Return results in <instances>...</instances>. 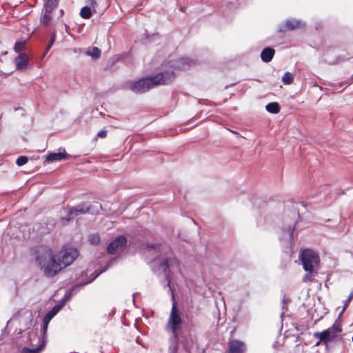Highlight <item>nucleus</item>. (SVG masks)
Segmentation results:
<instances>
[{"mask_svg":"<svg viewBox=\"0 0 353 353\" xmlns=\"http://www.w3.org/2000/svg\"><path fill=\"white\" fill-rule=\"evenodd\" d=\"M327 329L332 333H334V334H336V333H339L342 331L341 325L338 323V319H336L334 324Z\"/></svg>","mask_w":353,"mask_h":353,"instance_id":"nucleus-29","label":"nucleus"},{"mask_svg":"<svg viewBox=\"0 0 353 353\" xmlns=\"http://www.w3.org/2000/svg\"><path fill=\"white\" fill-rule=\"evenodd\" d=\"M315 273H310V272H307V274L303 276V281L304 282H307V281H312V276Z\"/></svg>","mask_w":353,"mask_h":353,"instance_id":"nucleus-37","label":"nucleus"},{"mask_svg":"<svg viewBox=\"0 0 353 353\" xmlns=\"http://www.w3.org/2000/svg\"><path fill=\"white\" fill-rule=\"evenodd\" d=\"M274 54L275 50L272 47H265L262 50L260 57L263 62L269 63L272 60Z\"/></svg>","mask_w":353,"mask_h":353,"instance_id":"nucleus-16","label":"nucleus"},{"mask_svg":"<svg viewBox=\"0 0 353 353\" xmlns=\"http://www.w3.org/2000/svg\"><path fill=\"white\" fill-rule=\"evenodd\" d=\"M314 337L320 339V341H322L323 344L327 345L330 342L333 341L336 339V334H334V333L326 329L321 332H315Z\"/></svg>","mask_w":353,"mask_h":353,"instance_id":"nucleus-11","label":"nucleus"},{"mask_svg":"<svg viewBox=\"0 0 353 353\" xmlns=\"http://www.w3.org/2000/svg\"><path fill=\"white\" fill-rule=\"evenodd\" d=\"M148 247L152 249L156 248L157 245L154 243H148Z\"/></svg>","mask_w":353,"mask_h":353,"instance_id":"nucleus-44","label":"nucleus"},{"mask_svg":"<svg viewBox=\"0 0 353 353\" xmlns=\"http://www.w3.org/2000/svg\"><path fill=\"white\" fill-rule=\"evenodd\" d=\"M178 348V344L176 343H172L168 348V353H177Z\"/></svg>","mask_w":353,"mask_h":353,"instance_id":"nucleus-34","label":"nucleus"},{"mask_svg":"<svg viewBox=\"0 0 353 353\" xmlns=\"http://www.w3.org/2000/svg\"><path fill=\"white\" fill-rule=\"evenodd\" d=\"M332 50V48H329L325 53L324 61L329 65L339 64L343 61L348 60L350 58L345 55H339L334 59L330 57V52Z\"/></svg>","mask_w":353,"mask_h":353,"instance_id":"nucleus-13","label":"nucleus"},{"mask_svg":"<svg viewBox=\"0 0 353 353\" xmlns=\"http://www.w3.org/2000/svg\"><path fill=\"white\" fill-rule=\"evenodd\" d=\"M193 61L187 57H181L176 61V64L172 66L181 70H187L192 64Z\"/></svg>","mask_w":353,"mask_h":353,"instance_id":"nucleus-17","label":"nucleus"},{"mask_svg":"<svg viewBox=\"0 0 353 353\" xmlns=\"http://www.w3.org/2000/svg\"><path fill=\"white\" fill-rule=\"evenodd\" d=\"M124 325H129V323H127L126 322H125V323H124Z\"/></svg>","mask_w":353,"mask_h":353,"instance_id":"nucleus-54","label":"nucleus"},{"mask_svg":"<svg viewBox=\"0 0 353 353\" xmlns=\"http://www.w3.org/2000/svg\"><path fill=\"white\" fill-rule=\"evenodd\" d=\"M163 249V252L155 260L152 270L159 277H163L160 281L161 284L164 288L169 287L172 299H174V292L170 286V277L172 274L171 269L177 268L179 267V261L171 251L170 248H164Z\"/></svg>","mask_w":353,"mask_h":353,"instance_id":"nucleus-1","label":"nucleus"},{"mask_svg":"<svg viewBox=\"0 0 353 353\" xmlns=\"http://www.w3.org/2000/svg\"><path fill=\"white\" fill-rule=\"evenodd\" d=\"M28 161V159L26 156H20L17 158L16 163L18 166H22L25 165Z\"/></svg>","mask_w":353,"mask_h":353,"instance_id":"nucleus-33","label":"nucleus"},{"mask_svg":"<svg viewBox=\"0 0 353 353\" xmlns=\"http://www.w3.org/2000/svg\"><path fill=\"white\" fill-rule=\"evenodd\" d=\"M229 349L227 353H244L245 344L239 340L230 341L228 343Z\"/></svg>","mask_w":353,"mask_h":353,"instance_id":"nucleus-14","label":"nucleus"},{"mask_svg":"<svg viewBox=\"0 0 353 353\" xmlns=\"http://www.w3.org/2000/svg\"><path fill=\"white\" fill-rule=\"evenodd\" d=\"M155 86L159 85H167L170 83L175 78L173 71L165 70L155 75L151 76Z\"/></svg>","mask_w":353,"mask_h":353,"instance_id":"nucleus-7","label":"nucleus"},{"mask_svg":"<svg viewBox=\"0 0 353 353\" xmlns=\"http://www.w3.org/2000/svg\"><path fill=\"white\" fill-rule=\"evenodd\" d=\"M57 4L58 0H46L44 3V10L48 12H52L57 7Z\"/></svg>","mask_w":353,"mask_h":353,"instance_id":"nucleus-22","label":"nucleus"},{"mask_svg":"<svg viewBox=\"0 0 353 353\" xmlns=\"http://www.w3.org/2000/svg\"><path fill=\"white\" fill-rule=\"evenodd\" d=\"M265 110L272 114H277L280 111V105L277 102H270L265 105Z\"/></svg>","mask_w":353,"mask_h":353,"instance_id":"nucleus-20","label":"nucleus"},{"mask_svg":"<svg viewBox=\"0 0 353 353\" xmlns=\"http://www.w3.org/2000/svg\"><path fill=\"white\" fill-rule=\"evenodd\" d=\"M80 16L85 19H88L92 17V11L89 6H84L81 9Z\"/></svg>","mask_w":353,"mask_h":353,"instance_id":"nucleus-27","label":"nucleus"},{"mask_svg":"<svg viewBox=\"0 0 353 353\" xmlns=\"http://www.w3.org/2000/svg\"><path fill=\"white\" fill-rule=\"evenodd\" d=\"M144 34L146 36V37H148V32L147 30H145Z\"/></svg>","mask_w":353,"mask_h":353,"instance_id":"nucleus-49","label":"nucleus"},{"mask_svg":"<svg viewBox=\"0 0 353 353\" xmlns=\"http://www.w3.org/2000/svg\"><path fill=\"white\" fill-rule=\"evenodd\" d=\"M107 134H108V132L106 130H102L97 133V137L103 139L107 136Z\"/></svg>","mask_w":353,"mask_h":353,"instance_id":"nucleus-38","label":"nucleus"},{"mask_svg":"<svg viewBox=\"0 0 353 353\" xmlns=\"http://www.w3.org/2000/svg\"><path fill=\"white\" fill-rule=\"evenodd\" d=\"M80 286L75 285L73 286L72 288L69 289L66 291L64 297L63 301H69L79 290Z\"/></svg>","mask_w":353,"mask_h":353,"instance_id":"nucleus-21","label":"nucleus"},{"mask_svg":"<svg viewBox=\"0 0 353 353\" xmlns=\"http://www.w3.org/2000/svg\"><path fill=\"white\" fill-rule=\"evenodd\" d=\"M85 53L93 59H97L101 55V50L97 47H92L88 49Z\"/></svg>","mask_w":353,"mask_h":353,"instance_id":"nucleus-24","label":"nucleus"},{"mask_svg":"<svg viewBox=\"0 0 353 353\" xmlns=\"http://www.w3.org/2000/svg\"><path fill=\"white\" fill-rule=\"evenodd\" d=\"M155 87L151 77L141 78L130 83V90L137 94H143Z\"/></svg>","mask_w":353,"mask_h":353,"instance_id":"nucleus-5","label":"nucleus"},{"mask_svg":"<svg viewBox=\"0 0 353 353\" xmlns=\"http://www.w3.org/2000/svg\"><path fill=\"white\" fill-rule=\"evenodd\" d=\"M63 305V303L55 305L49 312H47L43 319L49 321L50 322L51 319L60 311Z\"/></svg>","mask_w":353,"mask_h":353,"instance_id":"nucleus-19","label":"nucleus"},{"mask_svg":"<svg viewBox=\"0 0 353 353\" xmlns=\"http://www.w3.org/2000/svg\"><path fill=\"white\" fill-rule=\"evenodd\" d=\"M283 315H284V312H283L281 314V319H283Z\"/></svg>","mask_w":353,"mask_h":353,"instance_id":"nucleus-52","label":"nucleus"},{"mask_svg":"<svg viewBox=\"0 0 353 353\" xmlns=\"http://www.w3.org/2000/svg\"><path fill=\"white\" fill-rule=\"evenodd\" d=\"M45 345V342L42 341L41 343L36 348H29L23 347L21 350V353H40L41 350Z\"/></svg>","mask_w":353,"mask_h":353,"instance_id":"nucleus-23","label":"nucleus"},{"mask_svg":"<svg viewBox=\"0 0 353 353\" xmlns=\"http://www.w3.org/2000/svg\"><path fill=\"white\" fill-rule=\"evenodd\" d=\"M28 57L26 53H21L14 59V63L17 70L26 69L28 63Z\"/></svg>","mask_w":353,"mask_h":353,"instance_id":"nucleus-15","label":"nucleus"},{"mask_svg":"<svg viewBox=\"0 0 353 353\" xmlns=\"http://www.w3.org/2000/svg\"><path fill=\"white\" fill-rule=\"evenodd\" d=\"M88 241L92 245H97L100 243V236L97 233L90 234L88 236Z\"/></svg>","mask_w":353,"mask_h":353,"instance_id":"nucleus-25","label":"nucleus"},{"mask_svg":"<svg viewBox=\"0 0 353 353\" xmlns=\"http://www.w3.org/2000/svg\"><path fill=\"white\" fill-rule=\"evenodd\" d=\"M294 218H296V216L299 217V210L297 211L296 213H295V212L294 213Z\"/></svg>","mask_w":353,"mask_h":353,"instance_id":"nucleus-47","label":"nucleus"},{"mask_svg":"<svg viewBox=\"0 0 353 353\" xmlns=\"http://www.w3.org/2000/svg\"><path fill=\"white\" fill-rule=\"evenodd\" d=\"M90 211V206L87 203H81L75 207L69 209L67 211V216L61 217V221L63 224L68 223L70 221L74 219L76 216L83 214Z\"/></svg>","mask_w":353,"mask_h":353,"instance_id":"nucleus-6","label":"nucleus"},{"mask_svg":"<svg viewBox=\"0 0 353 353\" xmlns=\"http://www.w3.org/2000/svg\"><path fill=\"white\" fill-rule=\"evenodd\" d=\"M299 204H300L301 205H302L303 207H304V208H305V205H304V203H303V202L299 203Z\"/></svg>","mask_w":353,"mask_h":353,"instance_id":"nucleus-51","label":"nucleus"},{"mask_svg":"<svg viewBox=\"0 0 353 353\" xmlns=\"http://www.w3.org/2000/svg\"><path fill=\"white\" fill-rule=\"evenodd\" d=\"M26 46V41H17L14 43V52L19 53L22 50H23Z\"/></svg>","mask_w":353,"mask_h":353,"instance_id":"nucleus-28","label":"nucleus"},{"mask_svg":"<svg viewBox=\"0 0 353 353\" xmlns=\"http://www.w3.org/2000/svg\"><path fill=\"white\" fill-rule=\"evenodd\" d=\"M106 250L108 254H110V243H107Z\"/></svg>","mask_w":353,"mask_h":353,"instance_id":"nucleus-43","label":"nucleus"},{"mask_svg":"<svg viewBox=\"0 0 353 353\" xmlns=\"http://www.w3.org/2000/svg\"><path fill=\"white\" fill-rule=\"evenodd\" d=\"M281 80L284 85H290L293 83L294 75L290 72H286L282 77Z\"/></svg>","mask_w":353,"mask_h":353,"instance_id":"nucleus-26","label":"nucleus"},{"mask_svg":"<svg viewBox=\"0 0 353 353\" xmlns=\"http://www.w3.org/2000/svg\"><path fill=\"white\" fill-rule=\"evenodd\" d=\"M182 320L179 312L176 310L174 303L172 305V310L170 312L168 325L173 333H175L179 328Z\"/></svg>","mask_w":353,"mask_h":353,"instance_id":"nucleus-8","label":"nucleus"},{"mask_svg":"<svg viewBox=\"0 0 353 353\" xmlns=\"http://www.w3.org/2000/svg\"><path fill=\"white\" fill-rule=\"evenodd\" d=\"M178 348V344L176 343H172L168 348V353H177Z\"/></svg>","mask_w":353,"mask_h":353,"instance_id":"nucleus-35","label":"nucleus"},{"mask_svg":"<svg viewBox=\"0 0 353 353\" xmlns=\"http://www.w3.org/2000/svg\"><path fill=\"white\" fill-rule=\"evenodd\" d=\"M127 239L124 235H119L112 239V265L115 263L114 255L118 250H123L127 245Z\"/></svg>","mask_w":353,"mask_h":353,"instance_id":"nucleus-9","label":"nucleus"},{"mask_svg":"<svg viewBox=\"0 0 353 353\" xmlns=\"http://www.w3.org/2000/svg\"><path fill=\"white\" fill-rule=\"evenodd\" d=\"M345 311H343V308L342 309V311L340 312V314H339V316H338V319H339L341 315L343 314V313Z\"/></svg>","mask_w":353,"mask_h":353,"instance_id":"nucleus-48","label":"nucleus"},{"mask_svg":"<svg viewBox=\"0 0 353 353\" xmlns=\"http://www.w3.org/2000/svg\"><path fill=\"white\" fill-rule=\"evenodd\" d=\"M128 54L123 53V54H119L114 55V57H112V67L116 62H119L121 60H122L124 57H127Z\"/></svg>","mask_w":353,"mask_h":353,"instance_id":"nucleus-32","label":"nucleus"},{"mask_svg":"<svg viewBox=\"0 0 353 353\" xmlns=\"http://www.w3.org/2000/svg\"><path fill=\"white\" fill-rule=\"evenodd\" d=\"M87 1H88V3L89 4V6H92V7H94L95 5L97 4L95 0H87Z\"/></svg>","mask_w":353,"mask_h":353,"instance_id":"nucleus-42","label":"nucleus"},{"mask_svg":"<svg viewBox=\"0 0 353 353\" xmlns=\"http://www.w3.org/2000/svg\"><path fill=\"white\" fill-rule=\"evenodd\" d=\"M305 23L301 20L290 19L285 21V23L279 24L278 27L279 32H284L286 30H293L296 28H303Z\"/></svg>","mask_w":353,"mask_h":353,"instance_id":"nucleus-10","label":"nucleus"},{"mask_svg":"<svg viewBox=\"0 0 353 353\" xmlns=\"http://www.w3.org/2000/svg\"><path fill=\"white\" fill-rule=\"evenodd\" d=\"M62 270L71 265L79 255L78 250L75 248H69L61 250L55 254Z\"/></svg>","mask_w":353,"mask_h":353,"instance_id":"nucleus-4","label":"nucleus"},{"mask_svg":"<svg viewBox=\"0 0 353 353\" xmlns=\"http://www.w3.org/2000/svg\"><path fill=\"white\" fill-rule=\"evenodd\" d=\"M114 311L113 310H112V312H111L112 316L114 314Z\"/></svg>","mask_w":353,"mask_h":353,"instance_id":"nucleus-53","label":"nucleus"},{"mask_svg":"<svg viewBox=\"0 0 353 353\" xmlns=\"http://www.w3.org/2000/svg\"><path fill=\"white\" fill-rule=\"evenodd\" d=\"M55 38H56V34H55V32H53V33L52 34L50 40V45H53V43L55 41Z\"/></svg>","mask_w":353,"mask_h":353,"instance_id":"nucleus-41","label":"nucleus"},{"mask_svg":"<svg viewBox=\"0 0 353 353\" xmlns=\"http://www.w3.org/2000/svg\"><path fill=\"white\" fill-rule=\"evenodd\" d=\"M322 341H320V340L316 342V343L315 344V345H319L320 344V343H321Z\"/></svg>","mask_w":353,"mask_h":353,"instance_id":"nucleus-50","label":"nucleus"},{"mask_svg":"<svg viewBox=\"0 0 353 353\" xmlns=\"http://www.w3.org/2000/svg\"><path fill=\"white\" fill-rule=\"evenodd\" d=\"M36 261L46 277H53L62 270V268L51 248H46L39 251Z\"/></svg>","mask_w":353,"mask_h":353,"instance_id":"nucleus-2","label":"nucleus"},{"mask_svg":"<svg viewBox=\"0 0 353 353\" xmlns=\"http://www.w3.org/2000/svg\"><path fill=\"white\" fill-rule=\"evenodd\" d=\"M109 263H110V261L106 262V267L104 269H103L100 271H98L97 272H96L97 270H95V272H94V276H92L88 281L84 282L82 285H84L88 284V283H91L92 281H93L101 273H103L104 271H105L107 270V267L109 265Z\"/></svg>","mask_w":353,"mask_h":353,"instance_id":"nucleus-30","label":"nucleus"},{"mask_svg":"<svg viewBox=\"0 0 353 353\" xmlns=\"http://www.w3.org/2000/svg\"><path fill=\"white\" fill-rule=\"evenodd\" d=\"M290 301V299H288V298H285V296H283V299H282V310H284L285 309V303H288Z\"/></svg>","mask_w":353,"mask_h":353,"instance_id":"nucleus-40","label":"nucleus"},{"mask_svg":"<svg viewBox=\"0 0 353 353\" xmlns=\"http://www.w3.org/2000/svg\"><path fill=\"white\" fill-rule=\"evenodd\" d=\"M50 14H51V12H48L46 10H45V13L41 19V23L46 25V26L50 23V22L51 21Z\"/></svg>","mask_w":353,"mask_h":353,"instance_id":"nucleus-31","label":"nucleus"},{"mask_svg":"<svg viewBox=\"0 0 353 353\" xmlns=\"http://www.w3.org/2000/svg\"><path fill=\"white\" fill-rule=\"evenodd\" d=\"M52 46V45H50V42L49 41V43L47 46V48H46V51H48L51 48Z\"/></svg>","mask_w":353,"mask_h":353,"instance_id":"nucleus-45","label":"nucleus"},{"mask_svg":"<svg viewBox=\"0 0 353 353\" xmlns=\"http://www.w3.org/2000/svg\"><path fill=\"white\" fill-rule=\"evenodd\" d=\"M68 157V154L65 152V150H63V152H59L50 153L47 156L46 159L48 162H54V161L65 159Z\"/></svg>","mask_w":353,"mask_h":353,"instance_id":"nucleus-18","label":"nucleus"},{"mask_svg":"<svg viewBox=\"0 0 353 353\" xmlns=\"http://www.w3.org/2000/svg\"><path fill=\"white\" fill-rule=\"evenodd\" d=\"M299 258L306 272L316 273L315 266L319 264L320 259L314 250L309 248L303 249L300 251Z\"/></svg>","mask_w":353,"mask_h":353,"instance_id":"nucleus-3","label":"nucleus"},{"mask_svg":"<svg viewBox=\"0 0 353 353\" xmlns=\"http://www.w3.org/2000/svg\"><path fill=\"white\" fill-rule=\"evenodd\" d=\"M52 46V45H50V42L49 41V43L47 46V48H46V51H48L51 48Z\"/></svg>","mask_w":353,"mask_h":353,"instance_id":"nucleus-46","label":"nucleus"},{"mask_svg":"<svg viewBox=\"0 0 353 353\" xmlns=\"http://www.w3.org/2000/svg\"><path fill=\"white\" fill-rule=\"evenodd\" d=\"M295 226H296V223H294L292 225H289L288 227H283L282 228L283 236L282 238H280V239L281 240L285 239L288 246H289V247L292 246V235L294 233V230L295 229Z\"/></svg>","mask_w":353,"mask_h":353,"instance_id":"nucleus-12","label":"nucleus"},{"mask_svg":"<svg viewBox=\"0 0 353 353\" xmlns=\"http://www.w3.org/2000/svg\"><path fill=\"white\" fill-rule=\"evenodd\" d=\"M49 323H50L49 321H47L46 319H43V324L42 328H41V332L43 335L46 334Z\"/></svg>","mask_w":353,"mask_h":353,"instance_id":"nucleus-36","label":"nucleus"},{"mask_svg":"<svg viewBox=\"0 0 353 353\" xmlns=\"http://www.w3.org/2000/svg\"><path fill=\"white\" fill-rule=\"evenodd\" d=\"M185 319H187V321H188V323L191 325H194V320H193L192 315L186 314L185 315Z\"/></svg>","mask_w":353,"mask_h":353,"instance_id":"nucleus-39","label":"nucleus"}]
</instances>
